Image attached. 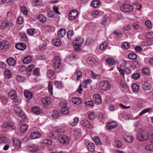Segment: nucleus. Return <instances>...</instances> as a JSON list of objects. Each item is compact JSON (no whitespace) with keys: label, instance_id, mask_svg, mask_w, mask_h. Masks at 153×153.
I'll use <instances>...</instances> for the list:
<instances>
[{"label":"nucleus","instance_id":"obj_61","mask_svg":"<svg viewBox=\"0 0 153 153\" xmlns=\"http://www.w3.org/2000/svg\"><path fill=\"white\" fill-rule=\"evenodd\" d=\"M145 25L148 28H150L152 27V25L151 21L149 20L146 21L145 22Z\"/></svg>","mask_w":153,"mask_h":153},{"label":"nucleus","instance_id":"obj_52","mask_svg":"<svg viewBox=\"0 0 153 153\" xmlns=\"http://www.w3.org/2000/svg\"><path fill=\"white\" fill-rule=\"evenodd\" d=\"M96 117V115L93 112L89 113L88 115V117L90 119H93Z\"/></svg>","mask_w":153,"mask_h":153},{"label":"nucleus","instance_id":"obj_29","mask_svg":"<svg viewBox=\"0 0 153 153\" xmlns=\"http://www.w3.org/2000/svg\"><path fill=\"white\" fill-rule=\"evenodd\" d=\"M106 62L109 65H113L115 64V61L114 59L111 58H107L106 60Z\"/></svg>","mask_w":153,"mask_h":153},{"label":"nucleus","instance_id":"obj_10","mask_svg":"<svg viewBox=\"0 0 153 153\" xmlns=\"http://www.w3.org/2000/svg\"><path fill=\"white\" fill-rule=\"evenodd\" d=\"M9 45V42L7 41L3 40L0 42V50L7 49Z\"/></svg>","mask_w":153,"mask_h":153},{"label":"nucleus","instance_id":"obj_32","mask_svg":"<svg viewBox=\"0 0 153 153\" xmlns=\"http://www.w3.org/2000/svg\"><path fill=\"white\" fill-rule=\"evenodd\" d=\"M37 18L40 22L43 23L47 21L46 17L42 14L39 15L37 16Z\"/></svg>","mask_w":153,"mask_h":153},{"label":"nucleus","instance_id":"obj_1","mask_svg":"<svg viewBox=\"0 0 153 153\" xmlns=\"http://www.w3.org/2000/svg\"><path fill=\"white\" fill-rule=\"evenodd\" d=\"M99 86L101 90L105 91L109 90L111 87L110 83L106 80L101 82L99 84Z\"/></svg>","mask_w":153,"mask_h":153},{"label":"nucleus","instance_id":"obj_57","mask_svg":"<svg viewBox=\"0 0 153 153\" xmlns=\"http://www.w3.org/2000/svg\"><path fill=\"white\" fill-rule=\"evenodd\" d=\"M35 31V29L33 28H31L28 29L27 30V33L29 35L32 36L33 35Z\"/></svg>","mask_w":153,"mask_h":153},{"label":"nucleus","instance_id":"obj_39","mask_svg":"<svg viewBox=\"0 0 153 153\" xmlns=\"http://www.w3.org/2000/svg\"><path fill=\"white\" fill-rule=\"evenodd\" d=\"M41 4V1L39 0H35L32 2V5L34 7H37Z\"/></svg>","mask_w":153,"mask_h":153},{"label":"nucleus","instance_id":"obj_22","mask_svg":"<svg viewBox=\"0 0 153 153\" xmlns=\"http://www.w3.org/2000/svg\"><path fill=\"white\" fill-rule=\"evenodd\" d=\"M66 32L64 29L61 28L58 31L57 35L59 38H62L65 35Z\"/></svg>","mask_w":153,"mask_h":153},{"label":"nucleus","instance_id":"obj_25","mask_svg":"<svg viewBox=\"0 0 153 153\" xmlns=\"http://www.w3.org/2000/svg\"><path fill=\"white\" fill-rule=\"evenodd\" d=\"M100 1L97 0H94L91 3L92 6L95 8L98 7L100 5Z\"/></svg>","mask_w":153,"mask_h":153},{"label":"nucleus","instance_id":"obj_15","mask_svg":"<svg viewBox=\"0 0 153 153\" xmlns=\"http://www.w3.org/2000/svg\"><path fill=\"white\" fill-rule=\"evenodd\" d=\"M13 145L16 146L17 148L19 149L20 148V145L21 143L20 140L16 137L13 138Z\"/></svg>","mask_w":153,"mask_h":153},{"label":"nucleus","instance_id":"obj_38","mask_svg":"<svg viewBox=\"0 0 153 153\" xmlns=\"http://www.w3.org/2000/svg\"><path fill=\"white\" fill-rule=\"evenodd\" d=\"M52 143L51 140L48 139H45L42 142V143L44 145H50Z\"/></svg>","mask_w":153,"mask_h":153},{"label":"nucleus","instance_id":"obj_51","mask_svg":"<svg viewBox=\"0 0 153 153\" xmlns=\"http://www.w3.org/2000/svg\"><path fill=\"white\" fill-rule=\"evenodd\" d=\"M107 45V43L106 42H103L100 45V49L102 50H104L105 49Z\"/></svg>","mask_w":153,"mask_h":153},{"label":"nucleus","instance_id":"obj_3","mask_svg":"<svg viewBox=\"0 0 153 153\" xmlns=\"http://www.w3.org/2000/svg\"><path fill=\"white\" fill-rule=\"evenodd\" d=\"M149 137V134L145 131H142L138 134L137 135V138L140 141L148 139Z\"/></svg>","mask_w":153,"mask_h":153},{"label":"nucleus","instance_id":"obj_11","mask_svg":"<svg viewBox=\"0 0 153 153\" xmlns=\"http://www.w3.org/2000/svg\"><path fill=\"white\" fill-rule=\"evenodd\" d=\"M94 100L97 105H100L102 103L101 96L98 94H96L94 96Z\"/></svg>","mask_w":153,"mask_h":153},{"label":"nucleus","instance_id":"obj_43","mask_svg":"<svg viewBox=\"0 0 153 153\" xmlns=\"http://www.w3.org/2000/svg\"><path fill=\"white\" fill-rule=\"evenodd\" d=\"M130 47V45L129 43L126 42H124L121 45L122 48L127 49Z\"/></svg>","mask_w":153,"mask_h":153},{"label":"nucleus","instance_id":"obj_20","mask_svg":"<svg viewBox=\"0 0 153 153\" xmlns=\"http://www.w3.org/2000/svg\"><path fill=\"white\" fill-rule=\"evenodd\" d=\"M15 48L19 50H24L26 48V46L23 43H18L15 45Z\"/></svg>","mask_w":153,"mask_h":153},{"label":"nucleus","instance_id":"obj_33","mask_svg":"<svg viewBox=\"0 0 153 153\" xmlns=\"http://www.w3.org/2000/svg\"><path fill=\"white\" fill-rule=\"evenodd\" d=\"M72 100L73 102L76 105H79L81 103V100L78 97H73Z\"/></svg>","mask_w":153,"mask_h":153},{"label":"nucleus","instance_id":"obj_21","mask_svg":"<svg viewBox=\"0 0 153 153\" xmlns=\"http://www.w3.org/2000/svg\"><path fill=\"white\" fill-rule=\"evenodd\" d=\"M41 136L40 133L39 132H34L30 135V137L33 139H36L39 138Z\"/></svg>","mask_w":153,"mask_h":153},{"label":"nucleus","instance_id":"obj_5","mask_svg":"<svg viewBox=\"0 0 153 153\" xmlns=\"http://www.w3.org/2000/svg\"><path fill=\"white\" fill-rule=\"evenodd\" d=\"M120 8L123 11L125 12H131L133 10V7L132 6L127 4L122 5Z\"/></svg>","mask_w":153,"mask_h":153},{"label":"nucleus","instance_id":"obj_44","mask_svg":"<svg viewBox=\"0 0 153 153\" xmlns=\"http://www.w3.org/2000/svg\"><path fill=\"white\" fill-rule=\"evenodd\" d=\"M108 19V17H106L105 16H104L103 19L102 20L101 24L104 26L106 25Z\"/></svg>","mask_w":153,"mask_h":153},{"label":"nucleus","instance_id":"obj_58","mask_svg":"<svg viewBox=\"0 0 153 153\" xmlns=\"http://www.w3.org/2000/svg\"><path fill=\"white\" fill-rule=\"evenodd\" d=\"M75 74L77 76V80L79 79L82 76V73L79 71H76Z\"/></svg>","mask_w":153,"mask_h":153},{"label":"nucleus","instance_id":"obj_24","mask_svg":"<svg viewBox=\"0 0 153 153\" xmlns=\"http://www.w3.org/2000/svg\"><path fill=\"white\" fill-rule=\"evenodd\" d=\"M52 42L53 44L54 45L56 46H59L61 44V41L59 39L56 37L53 39L52 40Z\"/></svg>","mask_w":153,"mask_h":153},{"label":"nucleus","instance_id":"obj_2","mask_svg":"<svg viewBox=\"0 0 153 153\" xmlns=\"http://www.w3.org/2000/svg\"><path fill=\"white\" fill-rule=\"evenodd\" d=\"M59 105L61 107V113L64 115L69 113V108L67 106V102L66 101H63L59 103Z\"/></svg>","mask_w":153,"mask_h":153},{"label":"nucleus","instance_id":"obj_60","mask_svg":"<svg viewBox=\"0 0 153 153\" xmlns=\"http://www.w3.org/2000/svg\"><path fill=\"white\" fill-rule=\"evenodd\" d=\"M21 10L22 12L25 15H27V10L26 8L25 7H21Z\"/></svg>","mask_w":153,"mask_h":153},{"label":"nucleus","instance_id":"obj_47","mask_svg":"<svg viewBox=\"0 0 153 153\" xmlns=\"http://www.w3.org/2000/svg\"><path fill=\"white\" fill-rule=\"evenodd\" d=\"M128 56L129 59H136L137 57L136 54L133 53L129 54Z\"/></svg>","mask_w":153,"mask_h":153},{"label":"nucleus","instance_id":"obj_35","mask_svg":"<svg viewBox=\"0 0 153 153\" xmlns=\"http://www.w3.org/2000/svg\"><path fill=\"white\" fill-rule=\"evenodd\" d=\"M28 127L26 124H23L21 126L20 128V131L22 133H24L27 131Z\"/></svg>","mask_w":153,"mask_h":153},{"label":"nucleus","instance_id":"obj_48","mask_svg":"<svg viewBox=\"0 0 153 153\" xmlns=\"http://www.w3.org/2000/svg\"><path fill=\"white\" fill-rule=\"evenodd\" d=\"M131 65L133 68H138L139 67V65L138 62L136 61H133L132 62Z\"/></svg>","mask_w":153,"mask_h":153},{"label":"nucleus","instance_id":"obj_14","mask_svg":"<svg viewBox=\"0 0 153 153\" xmlns=\"http://www.w3.org/2000/svg\"><path fill=\"white\" fill-rule=\"evenodd\" d=\"M6 61L8 65L12 66L15 65L16 63L15 60L13 57L8 58Z\"/></svg>","mask_w":153,"mask_h":153},{"label":"nucleus","instance_id":"obj_9","mask_svg":"<svg viewBox=\"0 0 153 153\" xmlns=\"http://www.w3.org/2000/svg\"><path fill=\"white\" fill-rule=\"evenodd\" d=\"M61 60L59 57L55 56L53 58V62L54 65V67L56 69H58L61 65Z\"/></svg>","mask_w":153,"mask_h":153},{"label":"nucleus","instance_id":"obj_19","mask_svg":"<svg viewBox=\"0 0 153 153\" xmlns=\"http://www.w3.org/2000/svg\"><path fill=\"white\" fill-rule=\"evenodd\" d=\"M117 126V124L115 122H111L108 123L107 126V128L110 130H111L115 128Z\"/></svg>","mask_w":153,"mask_h":153},{"label":"nucleus","instance_id":"obj_18","mask_svg":"<svg viewBox=\"0 0 153 153\" xmlns=\"http://www.w3.org/2000/svg\"><path fill=\"white\" fill-rule=\"evenodd\" d=\"M8 95L10 98L13 100L15 99L17 97L16 92L14 90H11L8 94Z\"/></svg>","mask_w":153,"mask_h":153},{"label":"nucleus","instance_id":"obj_7","mask_svg":"<svg viewBox=\"0 0 153 153\" xmlns=\"http://www.w3.org/2000/svg\"><path fill=\"white\" fill-rule=\"evenodd\" d=\"M78 14V11L76 10H73L71 11L69 13L68 19L71 20H72L76 19Z\"/></svg>","mask_w":153,"mask_h":153},{"label":"nucleus","instance_id":"obj_42","mask_svg":"<svg viewBox=\"0 0 153 153\" xmlns=\"http://www.w3.org/2000/svg\"><path fill=\"white\" fill-rule=\"evenodd\" d=\"M131 88L133 91L135 92H137L138 91V86L136 83H133L132 85Z\"/></svg>","mask_w":153,"mask_h":153},{"label":"nucleus","instance_id":"obj_27","mask_svg":"<svg viewBox=\"0 0 153 153\" xmlns=\"http://www.w3.org/2000/svg\"><path fill=\"white\" fill-rule=\"evenodd\" d=\"M31 110L32 112L36 114H38L40 113V109L37 106L33 107Z\"/></svg>","mask_w":153,"mask_h":153},{"label":"nucleus","instance_id":"obj_54","mask_svg":"<svg viewBox=\"0 0 153 153\" xmlns=\"http://www.w3.org/2000/svg\"><path fill=\"white\" fill-rule=\"evenodd\" d=\"M79 121V119L78 117H75L74 120L73 122L71 123V124L73 126H76L78 123Z\"/></svg>","mask_w":153,"mask_h":153},{"label":"nucleus","instance_id":"obj_4","mask_svg":"<svg viewBox=\"0 0 153 153\" xmlns=\"http://www.w3.org/2000/svg\"><path fill=\"white\" fill-rule=\"evenodd\" d=\"M58 140L63 144H68L70 140V137L66 135H60L58 137Z\"/></svg>","mask_w":153,"mask_h":153},{"label":"nucleus","instance_id":"obj_31","mask_svg":"<svg viewBox=\"0 0 153 153\" xmlns=\"http://www.w3.org/2000/svg\"><path fill=\"white\" fill-rule=\"evenodd\" d=\"M38 149L37 146L35 145H32L29 146L28 150L31 152H36Z\"/></svg>","mask_w":153,"mask_h":153},{"label":"nucleus","instance_id":"obj_64","mask_svg":"<svg viewBox=\"0 0 153 153\" xmlns=\"http://www.w3.org/2000/svg\"><path fill=\"white\" fill-rule=\"evenodd\" d=\"M145 149L147 151H153V146L151 144L147 145L145 147Z\"/></svg>","mask_w":153,"mask_h":153},{"label":"nucleus","instance_id":"obj_28","mask_svg":"<svg viewBox=\"0 0 153 153\" xmlns=\"http://www.w3.org/2000/svg\"><path fill=\"white\" fill-rule=\"evenodd\" d=\"M87 147L88 150L89 151L92 152L94 151L95 146L93 143H89L88 144Z\"/></svg>","mask_w":153,"mask_h":153},{"label":"nucleus","instance_id":"obj_62","mask_svg":"<svg viewBox=\"0 0 153 153\" xmlns=\"http://www.w3.org/2000/svg\"><path fill=\"white\" fill-rule=\"evenodd\" d=\"M55 86L58 88H60L62 87V83L60 81H57L55 83Z\"/></svg>","mask_w":153,"mask_h":153},{"label":"nucleus","instance_id":"obj_53","mask_svg":"<svg viewBox=\"0 0 153 153\" xmlns=\"http://www.w3.org/2000/svg\"><path fill=\"white\" fill-rule=\"evenodd\" d=\"M16 80L20 82H23L24 81L25 78L24 77L19 75H17L16 77Z\"/></svg>","mask_w":153,"mask_h":153},{"label":"nucleus","instance_id":"obj_45","mask_svg":"<svg viewBox=\"0 0 153 153\" xmlns=\"http://www.w3.org/2000/svg\"><path fill=\"white\" fill-rule=\"evenodd\" d=\"M152 109L151 108H147L145 109H144L142 110L141 112H140L139 114V116H141V115H143V114L147 113L149 112Z\"/></svg>","mask_w":153,"mask_h":153},{"label":"nucleus","instance_id":"obj_59","mask_svg":"<svg viewBox=\"0 0 153 153\" xmlns=\"http://www.w3.org/2000/svg\"><path fill=\"white\" fill-rule=\"evenodd\" d=\"M132 76L133 79L137 80L140 77V75L137 73H134L132 74Z\"/></svg>","mask_w":153,"mask_h":153},{"label":"nucleus","instance_id":"obj_37","mask_svg":"<svg viewBox=\"0 0 153 153\" xmlns=\"http://www.w3.org/2000/svg\"><path fill=\"white\" fill-rule=\"evenodd\" d=\"M124 140L127 142H131L133 140V138L132 136L125 135L123 136Z\"/></svg>","mask_w":153,"mask_h":153},{"label":"nucleus","instance_id":"obj_50","mask_svg":"<svg viewBox=\"0 0 153 153\" xmlns=\"http://www.w3.org/2000/svg\"><path fill=\"white\" fill-rule=\"evenodd\" d=\"M74 33V31L71 30H70L68 31L67 33V36L68 38L69 39H71Z\"/></svg>","mask_w":153,"mask_h":153},{"label":"nucleus","instance_id":"obj_17","mask_svg":"<svg viewBox=\"0 0 153 153\" xmlns=\"http://www.w3.org/2000/svg\"><path fill=\"white\" fill-rule=\"evenodd\" d=\"M81 124L83 126L88 128H90L91 125L89 122L86 120H83L81 122Z\"/></svg>","mask_w":153,"mask_h":153},{"label":"nucleus","instance_id":"obj_41","mask_svg":"<svg viewBox=\"0 0 153 153\" xmlns=\"http://www.w3.org/2000/svg\"><path fill=\"white\" fill-rule=\"evenodd\" d=\"M48 90L50 95L53 94V86L52 83L50 82L48 84Z\"/></svg>","mask_w":153,"mask_h":153},{"label":"nucleus","instance_id":"obj_49","mask_svg":"<svg viewBox=\"0 0 153 153\" xmlns=\"http://www.w3.org/2000/svg\"><path fill=\"white\" fill-rule=\"evenodd\" d=\"M54 74V72L52 69L49 70L47 72V75L48 77L50 78L52 77Z\"/></svg>","mask_w":153,"mask_h":153},{"label":"nucleus","instance_id":"obj_30","mask_svg":"<svg viewBox=\"0 0 153 153\" xmlns=\"http://www.w3.org/2000/svg\"><path fill=\"white\" fill-rule=\"evenodd\" d=\"M24 94L25 97L28 99H30L33 97L32 94L30 92L27 91H24Z\"/></svg>","mask_w":153,"mask_h":153},{"label":"nucleus","instance_id":"obj_8","mask_svg":"<svg viewBox=\"0 0 153 153\" xmlns=\"http://www.w3.org/2000/svg\"><path fill=\"white\" fill-rule=\"evenodd\" d=\"M84 42L83 38L81 37L76 38L73 41L72 43L74 46H79L81 45Z\"/></svg>","mask_w":153,"mask_h":153},{"label":"nucleus","instance_id":"obj_13","mask_svg":"<svg viewBox=\"0 0 153 153\" xmlns=\"http://www.w3.org/2000/svg\"><path fill=\"white\" fill-rule=\"evenodd\" d=\"M2 143L10 144L11 143V141L7 138L0 135V144Z\"/></svg>","mask_w":153,"mask_h":153},{"label":"nucleus","instance_id":"obj_40","mask_svg":"<svg viewBox=\"0 0 153 153\" xmlns=\"http://www.w3.org/2000/svg\"><path fill=\"white\" fill-rule=\"evenodd\" d=\"M142 73L146 75H149L150 74L149 69L147 68H143L142 70Z\"/></svg>","mask_w":153,"mask_h":153},{"label":"nucleus","instance_id":"obj_56","mask_svg":"<svg viewBox=\"0 0 153 153\" xmlns=\"http://www.w3.org/2000/svg\"><path fill=\"white\" fill-rule=\"evenodd\" d=\"M95 59L92 57H89L87 60V62L89 64H92L95 61Z\"/></svg>","mask_w":153,"mask_h":153},{"label":"nucleus","instance_id":"obj_46","mask_svg":"<svg viewBox=\"0 0 153 153\" xmlns=\"http://www.w3.org/2000/svg\"><path fill=\"white\" fill-rule=\"evenodd\" d=\"M77 56L76 54L72 53L69 55L68 58L70 60L72 61L75 59Z\"/></svg>","mask_w":153,"mask_h":153},{"label":"nucleus","instance_id":"obj_63","mask_svg":"<svg viewBox=\"0 0 153 153\" xmlns=\"http://www.w3.org/2000/svg\"><path fill=\"white\" fill-rule=\"evenodd\" d=\"M81 134V130L79 128L77 129L74 131V134L76 136L80 135Z\"/></svg>","mask_w":153,"mask_h":153},{"label":"nucleus","instance_id":"obj_36","mask_svg":"<svg viewBox=\"0 0 153 153\" xmlns=\"http://www.w3.org/2000/svg\"><path fill=\"white\" fill-rule=\"evenodd\" d=\"M20 38L21 40L23 41H26L28 40V38L25 33H21L20 34Z\"/></svg>","mask_w":153,"mask_h":153},{"label":"nucleus","instance_id":"obj_12","mask_svg":"<svg viewBox=\"0 0 153 153\" xmlns=\"http://www.w3.org/2000/svg\"><path fill=\"white\" fill-rule=\"evenodd\" d=\"M41 101L44 105H49L51 102V100L48 97H45L42 98Z\"/></svg>","mask_w":153,"mask_h":153},{"label":"nucleus","instance_id":"obj_55","mask_svg":"<svg viewBox=\"0 0 153 153\" xmlns=\"http://www.w3.org/2000/svg\"><path fill=\"white\" fill-rule=\"evenodd\" d=\"M145 37L146 38L150 39L153 38V32H151L148 33L145 35Z\"/></svg>","mask_w":153,"mask_h":153},{"label":"nucleus","instance_id":"obj_16","mask_svg":"<svg viewBox=\"0 0 153 153\" xmlns=\"http://www.w3.org/2000/svg\"><path fill=\"white\" fill-rule=\"evenodd\" d=\"M19 116L17 118V120H19L20 123H22L23 121L26 118V116L25 114L23 112L20 113Z\"/></svg>","mask_w":153,"mask_h":153},{"label":"nucleus","instance_id":"obj_34","mask_svg":"<svg viewBox=\"0 0 153 153\" xmlns=\"http://www.w3.org/2000/svg\"><path fill=\"white\" fill-rule=\"evenodd\" d=\"M4 74L7 78H10L12 76L11 71L7 69H5L4 71Z\"/></svg>","mask_w":153,"mask_h":153},{"label":"nucleus","instance_id":"obj_6","mask_svg":"<svg viewBox=\"0 0 153 153\" xmlns=\"http://www.w3.org/2000/svg\"><path fill=\"white\" fill-rule=\"evenodd\" d=\"M12 22L7 20L3 21L1 23L0 27L1 29L4 30L7 27H11L13 26Z\"/></svg>","mask_w":153,"mask_h":153},{"label":"nucleus","instance_id":"obj_26","mask_svg":"<svg viewBox=\"0 0 153 153\" xmlns=\"http://www.w3.org/2000/svg\"><path fill=\"white\" fill-rule=\"evenodd\" d=\"M32 59V57L30 56H29L25 57L23 59L22 61L24 64H27L29 63Z\"/></svg>","mask_w":153,"mask_h":153},{"label":"nucleus","instance_id":"obj_23","mask_svg":"<svg viewBox=\"0 0 153 153\" xmlns=\"http://www.w3.org/2000/svg\"><path fill=\"white\" fill-rule=\"evenodd\" d=\"M142 87L143 89L145 90H149L151 88L150 84L146 81L145 82L143 83Z\"/></svg>","mask_w":153,"mask_h":153}]
</instances>
